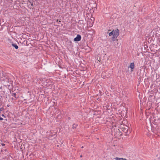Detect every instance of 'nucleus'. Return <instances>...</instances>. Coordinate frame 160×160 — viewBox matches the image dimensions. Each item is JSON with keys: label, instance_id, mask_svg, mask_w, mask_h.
Segmentation results:
<instances>
[{"label": "nucleus", "instance_id": "obj_1", "mask_svg": "<svg viewBox=\"0 0 160 160\" xmlns=\"http://www.w3.org/2000/svg\"><path fill=\"white\" fill-rule=\"evenodd\" d=\"M113 31L114 32H113V35L112 38V39L113 41H114L119 35V30L117 29L115 30H113Z\"/></svg>", "mask_w": 160, "mask_h": 160}, {"label": "nucleus", "instance_id": "obj_2", "mask_svg": "<svg viewBox=\"0 0 160 160\" xmlns=\"http://www.w3.org/2000/svg\"><path fill=\"white\" fill-rule=\"evenodd\" d=\"M122 130L124 132L128 133V127L127 126H124V127L122 128Z\"/></svg>", "mask_w": 160, "mask_h": 160}, {"label": "nucleus", "instance_id": "obj_3", "mask_svg": "<svg viewBox=\"0 0 160 160\" xmlns=\"http://www.w3.org/2000/svg\"><path fill=\"white\" fill-rule=\"evenodd\" d=\"M81 39V36L80 35L78 34L77 35V37L74 38L75 41H79Z\"/></svg>", "mask_w": 160, "mask_h": 160}, {"label": "nucleus", "instance_id": "obj_4", "mask_svg": "<svg viewBox=\"0 0 160 160\" xmlns=\"http://www.w3.org/2000/svg\"><path fill=\"white\" fill-rule=\"evenodd\" d=\"M129 68H131L132 69H133L134 68V64L133 62L131 63L130 65L129 66Z\"/></svg>", "mask_w": 160, "mask_h": 160}, {"label": "nucleus", "instance_id": "obj_5", "mask_svg": "<svg viewBox=\"0 0 160 160\" xmlns=\"http://www.w3.org/2000/svg\"><path fill=\"white\" fill-rule=\"evenodd\" d=\"M116 160H127L126 158H119L118 157H116L114 158Z\"/></svg>", "mask_w": 160, "mask_h": 160}, {"label": "nucleus", "instance_id": "obj_6", "mask_svg": "<svg viewBox=\"0 0 160 160\" xmlns=\"http://www.w3.org/2000/svg\"><path fill=\"white\" fill-rule=\"evenodd\" d=\"M12 45L16 49H18V46L17 45L14 44H12Z\"/></svg>", "mask_w": 160, "mask_h": 160}, {"label": "nucleus", "instance_id": "obj_7", "mask_svg": "<svg viewBox=\"0 0 160 160\" xmlns=\"http://www.w3.org/2000/svg\"><path fill=\"white\" fill-rule=\"evenodd\" d=\"M113 30L111 32H110V33H109V36H111L112 35L113 36Z\"/></svg>", "mask_w": 160, "mask_h": 160}, {"label": "nucleus", "instance_id": "obj_8", "mask_svg": "<svg viewBox=\"0 0 160 160\" xmlns=\"http://www.w3.org/2000/svg\"><path fill=\"white\" fill-rule=\"evenodd\" d=\"M16 93H13L12 95V96H13L15 98H16V99H17V98L16 97Z\"/></svg>", "mask_w": 160, "mask_h": 160}, {"label": "nucleus", "instance_id": "obj_9", "mask_svg": "<svg viewBox=\"0 0 160 160\" xmlns=\"http://www.w3.org/2000/svg\"><path fill=\"white\" fill-rule=\"evenodd\" d=\"M90 19L92 21V23L94 20V18L93 17H92L90 18Z\"/></svg>", "mask_w": 160, "mask_h": 160}, {"label": "nucleus", "instance_id": "obj_10", "mask_svg": "<svg viewBox=\"0 0 160 160\" xmlns=\"http://www.w3.org/2000/svg\"><path fill=\"white\" fill-rule=\"evenodd\" d=\"M77 125L75 124H74L73 125L72 128H76V127L77 126Z\"/></svg>", "mask_w": 160, "mask_h": 160}, {"label": "nucleus", "instance_id": "obj_11", "mask_svg": "<svg viewBox=\"0 0 160 160\" xmlns=\"http://www.w3.org/2000/svg\"><path fill=\"white\" fill-rule=\"evenodd\" d=\"M57 22H58V23H59L61 21H58V20H57Z\"/></svg>", "mask_w": 160, "mask_h": 160}, {"label": "nucleus", "instance_id": "obj_12", "mask_svg": "<svg viewBox=\"0 0 160 160\" xmlns=\"http://www.w3.org/2000/svg\"><path fill=\"white\" fill-rule=\"evenodd\" d=\"M0 120H3V118L1 117H0Z\"/></svg>", "mask_w": 160, "mask_h": 160}, {"label": "nucleus", "instance_id": "obj_13", "mask_svg": "<svg viewBox=\"0 0 160 160\" xmlns=\"http://www.w3.org/2000/svg\"><path fill=\"white\" fill-rule=\"evenodd\" d=\"M12 100H16V99H16V98H12Z\"/></svg>", "mask_w": 160, "mask_h": 160}, {"label": "nucleus", "instance_id": "obj_14", "mask_svg": "<svg viewBox=\"0 0 160 160\" xmlns=\"http://www.w3.org/2000/svg\"><path fill=\"white\" fill-rule=\"evenodd\" d=\"M2 146H4L5 145V144H3V143H2Z\"/></svg>", "mask_w": 160, "mask_h": 160}, {"label": "nucleus", "instance_id": "obj_15", "mask_svg": "<svg viewBox=\"0 0 160 160\" xmlns=\"http://www.w3.org/2000/svg\"><path fill=\"white\" fill-rule=\"evenodd\" d=\"M2 117H5L4 115L3 114H2Z\"/></svg>", "mask_w": 160, "mask_h": 160}, {"label": "nucleus", "instance_id": "obj_16", "mask_svg": "<svg viewBox=\"0 0 160 160\" xmlns=\"http://www.w3.org/2000/svg\"><path fill=\"white\" fill-rule=\"evenodd\" d=\"M80 157L81 158L82 157V155H80Z\"/></svg>", "mask_w": 160, "mask_h": 160}, {"label": "nucleus", "instance_id": "obj_17", "mask_svg": "<svg viewBox=\"0 0 160 160\" xmlns=\"http://www.w3.org/2000/svg\"><path fill=\"white\" fill-rule=\"evenodd\" d=\"M82 148H83V146H82V147H81Z\"/></svg>", "mask_w": 160, "mask_h": 160}, {"label": "nucleus", "instance_id": "obj_18", "mask_svg": "<svg viewBox=\"0 0 160 160\" xmlns=\"http://www.w3.org/2000/svg\"><path fill=\"white\" fill-rule=\"evenodd\" d=\"M158 159H160V157H159V158H158Z\"/></svg>", "mask_w": 160, "mask_h": 160}, {"label": "nucleus", "instance_id": "obj_19", "mask_svg": "<svg viewBox=\"0 0 160 160\" xmlns=\"http://www.w3.org/2000/svg\"><path fill=\"white\" fill-rule=\"evenodd\" d=\"M10 1H12V0H10Z\"/></svg>", "mask_w": 160, "mask_h": 160}, {"label": "nucleus", "instance_id": "obj_20", "mask_svg": "<svg viewBox=\"0 0 160 160\" xmlns=\"http://www.w3.org/2000/svg\"><path fill=\"white\" fill-rule=\"evenodd\" d=\"M114 133H115V134H114V135H115V132H114Z\"/></svg>", "mask_w": 160, "mask_h": 160}, {"label": "nucleus", "instance_id": "obj_21", "mask_svg": "<svg viewBox=\"0 0 160 160\" xmlns=\"http://www.w3.org/2000/svg\"><path fill=\"white\" fill-rule=\"evenodd\" d=\"M32 5H33V4H31V5H32Z\"/></svg>", "mask_w": 160, "mask_h": 160}, {"label": "nucleus", "instance_id": "obj_22", "mask_svg": "<svg viewBox=\"0 0 160 160\" xmlns=\"http://www.w3.org/2000/svg\"><path fill=\"white\" fill-rule=\"evenodd\" d=\"M111 31V30H108V31Z\"/></svg>", "mask_w": 160, "mask_h": 160}]
</instances>
